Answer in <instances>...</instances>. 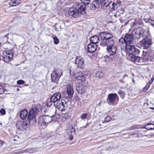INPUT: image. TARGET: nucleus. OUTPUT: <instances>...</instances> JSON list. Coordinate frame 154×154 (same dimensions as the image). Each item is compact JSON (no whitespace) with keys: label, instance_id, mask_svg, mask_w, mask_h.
I'll return each mask as SVG.
<instances>
[{"label":"nucleus","instance_id":"nucleus-23","mask_svg":"<svg viewBox=\"0 0 154 154\" xmlns=\"http://www.w3.org/2000/svg\"><path fill=\"white\" fill-rule=\"evenodd\" d=\"M97 45L96 44L90 43L88 46V50L89 53H92L94 52L97 48Z\"/></svg>","mask_w":154,"mask_h":154},{"label":"nucleus","instance_id":"nucleus-20","mask_svg":"<svg viewBox=\"0 0 154 154\" xmlns=\"http://www.w3.org/2000/svg\"><path fill=\"white\" fill-rule=\"evenodd\" d=\"M135 55H136L134 54L129 55V60L137 64H139L140 63V57H139L136 56Z\"/></svg>","mask_w":154,"mask_h":154},{"label":"nucleus","instance_id":"nucleus-55","mask_svg":"<svg viewBox=\"0 0 154 154\" xmlns=\"http://www.w3.org/2000/svg\"><path fill=\"white\" fill-rule=\"evenodd\" d=\"M101 103V102H100L99 103V105H100V103Z\"/></svg>","mask_w":154,"mask_h":154},{"label":"nucleus","instance_id":"nucleus-46","mask_svg":"<svg viewBox=\"0 0 154 154\" xmlns=\"http://www.w3.org/2000/svg\"><path fill=\"white\" fill-rule=\"evenodd\" d=\"M151 83L150 82L149 83H148L146 85L145 88L148 89Z\"/></svg>","mask_w":154,"mask_h":154},{"label":"nucleus","instance_id":"nucleus-57","mask_svg":"<svg viewBox=\"0 0 154 154\" xmlns=\"http://www.w3.org/2000/svg\"><path fill=\"white\" fill-rule=\"evenodd\" d=\"M151 109H154V108H151Z\"/></svg>","mask_w":154,"mask_h":154},{"label":"nucleus","instance_id":"nucleus-28","mask_svg":"<svg viewBox=\"0 0 154 154\" xmlns=\"http://www.w3.org/2000/svg\"><path fill=\"white\" fill-rule=\"evenodd\" d=\"M20 0H11L9 4L11 6H16L20 4Z\"/></svg>","mask_w":154,"mask_h":154},{"label":"nucleus","instance_id":"nucleus-53","mask_svg":"<svg viewBox=\"0 0 154 154\" xmlns=\"http://www.w3.org/2000/svg\"><path fill=\"white\" fill-rule=\"evenodd\" d=\"M132 81H133V82L134 83H135V81L134 80V79H133L132 80Z\"/></svg>","mask_w":154,"mask_h":154},{"label":"nucleus","instance_id":"nucleus-21","mask_svg":"<svg viewBox=\"0 0 154 154\" xmlns=\"http://www.w3.org/2000/svg\"><path fill=\"white\" fill-rule=\"evenodd\" d=\"M89 74L88 72H85L83 73L79 72L76 76V79L78 80L84 81L85 80L86 78L85 75H88Z\"/></svg>","mask_w":154,"mask_h":154},{"label":"nucleus","instance_id":"nucleus-24","mask_svg":"<svg viewBox=\"0 0 154 154\" xmlns=\"http://www.w3.org/2000/svg\"><path fill=\"white\" fill-rule=\"evenodd\" d=\"M66 91L69 97L71 98L73 96L74 92L73 88L69 84L67 85Z\"/></svg>","mask_w":154,"mask_h":154},{"label":"nucleus","instance_id":"nucleus-51","mask_svg":"<svg viewBox=\"0 0 154 154\" xmlns=\"http://www.w3.org/2000/svg\"><path fill=\"white\" fill-rule=\"evenodd\" d=\"M127 76H128V75H124L123 76V78H124V77Z\"/></svg>","mask_w":154,"mask_h":154},{"label":"nucleus","instance_id":"nucleus-4","mask_svg":"<svg viewBox=\"0 0 154 154\" xmlns=\"http://www.w3.org/2000/svg\"><path fill=\"white\" fill-rule=\"evenodd\" d=\"M101 42L100 45L102 47L105 46L109 44H113L115 42L112 34L106 32H101L100 33Z\"/></svg>","mask_w":154,"mask_h":154},{"label":"nucleus","instance_id":"nucleus-49","mask_svg":"<svg viewBox=\"0 0 154 154\" xmlns=\"http://www.w3.org/2000/svg\"><path fill=\"white\" fill-rule=\"evenodd\" d=\"M154 80V77L152 76L151 80L149 82H150L151 83H152L153 82Z\"/></svg>","mask_w":154,"mask_h":154},{"label":"nucleus","instance_id":"nucleus-27","mask_svg":"<svg viewBox=\"0 0 154 154\" xmlns=\"http://www.w3.org/2000/svg\"><path fill=\"white\" fill-rule=\"evenodd\" d=\"M90 42L91 43L96 44L98 43L100 41V39L97 35H95L90 38Z\"/></svg>","mask_w":154,"mask_h":154},{"label":"nucleus","instance_id":"nucleus-50","mask_svg":"<svg viewBox=\"0 0 154 154\" xmlns=\"http://www.w3.org/2000/svg\"><path fill=\"white\" fill-rule=\"evenodd\" d=\"M137 125H136L134 126H133V128H132V129H134V130L136 129L137 128Z\"/></svg>","mask_w":154,"mask_h":154},{"label":"nucleus","instance_id":"nucleus-33","mask_svg":"<svg viewBox=\"0 0 154 154\" xmlns=\"http://www.w3.org/2000/svg\"><path fill=\"white\" fill-rule=\"evenodd\" d=\"M109 14L111 16L112 18H117L120 16L119 14L118 13H113L110 12L109 13Z\"/></svg>","mask_w":154,"mask_h":154},{"label":"nucleus","instance_id":"nucleus-43","mask_svg":"<svg viewBox=\"0 0 154 154\" xmlns=\"http://www.w3.org/2000/svg\"><path fill=\"white\" fill-rule=\"evenodd\" d=\"M111 117L109 116H107L105 118V121L106 122H108L111 120Z\"/></svg>","mask_w":154,"mask_h":154},{"label":"nucleus","instance_id":"nucleus-42","mask_svg":"<svg viewBox=\"0 0 154 154\" xmlns=\"http://www.w3.org/2000/svg\"><path fill=\"white\" fill-rule=\"evenodd\" d=\"M88 125V122H86L85 124L84 125L82 126L80 128V130H82V129L86 128Z\"/></svg>","mask_w":154,"mask_h":154},{"label":"nucleus","instance_id":"nucleus-14","mask_svg":"<svg viewBox=\"0 0 154 154\" xmlns=\"http://www.w3.org/2000/svg\"><path fill=\"white\" fill-rule=\"evenodd\" d=\"M75 63L76 65V67L82 69L84 66V62L83 58L80 56L76 57L75 60Z\"/></svg>","mask_w":154,"mask_h":154},{"label":"nucleus","instance_id":"nucleus-36","mask_svg":"<svg viewBox=\"0 0 154 154\" xmlns=\"http://www.w3.org/2000/svg\"><path fill=\"white\" fill-rule=\"evenodd\" d=\"M118 94L120 95L121 98H123L125 94V92L122 91H118Z\"/></svg>","mask_w":154,"mask_h":154},{"label":"nucleus","instance_id":"nucleus-1","mask_svg":"<svg viewBox=\"0 0 154 154\" xmlns=\"http://www.w3.org/2000/svg\"><path fill=\"white\" fill-rule=\"evenodd\" d=\"M38 112V109L34 107L30 109L28 113L26 109L21 111L20 116L21 119H24L27 116V119L29 124L31 125L35 126L37 122L36 117Z\"/></svg>","mask_w":154,"mask_h":154},{"label":"nucleus","instance_id":"nucleus-2","mask_svg":"<svg viewBox=\"0 0 154 154\" xmlns=\"http://www.w3.org/2000/svg\"><path fill=\"white\" fill-rule=\"evenodd\" d=\"M74 3V5L69 9L68 14L75 18L79 17L81 14H85V5H82L80 2L76 1Z\"/></svg>","mask_w":154,"mask_h":154},{"label":"nucleus","instance_id":"nucleus-30","mask_svg":"<svg viewBox=\"0 0 154 154\" xmlns=\"http://www.w3.org/2000/svg\"><path fill=\"white\" fill-rule=\"evenodd\" d=\"M133 23V26H135L137 25H140L141 23L138 19H131L130 20Z\"/></svg>","mask_w":154,"mask_h":154},{"label":"nucleus","instance_id":"nucleus-16","mask_svg":"<svg viewBox=\"0 0 154 154\" xmlns=\"http://www.w3.org/2000/svg\"><path fill=\"white\" fill-rule=\"evenodd\" d=\"M29 125L26 122H19L16 124L17 128L20 131H23V129H26V128H28Z\"/></svg>","mask_w":154,"mask_h":154},{"label":"nucleus","instance_id":"nucleus-5","mask_svg":"<svg viewBox=\"0 0 154 154\" xmlns=\"http://www.w3.org/2000/svg\"><path fill=\"white\" fill-rule=\"evenodd\" d=\"M115 43V42H114L113 44L110 43L108 44V45L107 46V51L110 55L104 56V58L107 57L112 60L114 59V55L116 53L117 50V47Z\"/></svg>","mask_w":154,"mask_h":154},{"label":"nucleus","instance_id":"nucleus-9","mask_svg":"<svg viewBox=\"0 0 154 154\" xmlns=\"http://www.w3.org/2000/svg\"><path fill=\"white\" fill-rule=\"evenodd\" d=\"M127 52L130 54L139 55L140 53V50L136 48L134 45L128 44L125 48Z\"/></svg>","mask_w":154,"mask_h":154},{"label":"nucleus","instance_id":"nucleus-47","mask_svg":"<svg viewBox=\"0 0 154 154\" xmlns=\"http://www.w3.org/2000/svg\"><path fill=\"white\" fill-rule=\"evenodd\" d=\"M65 119H67L69 117V116L68 115L67 113H66L64 114L63 117Z\"/></svg>","mask_w":154,"mask_h":154},{"label":"nucleus","instance_id":"nucleus-25","mask_svg":"<svg viewBox=\"0 0 154 154\" xmlns=\"http://www.w3.org/2000/svg\"><path fill=\"white\" fill-rule=\"evenodd\" d=\"M60 76L57 74V73L53 72L51 74V81L57 83V82L60 78Z\"/></svg>","mask_w":154,"mask_h":154},{"label":"nucleus","instance_id":"nucleus-11","mask_svg":"<svg viewBox=\"0 0 154 154\" xmlns=\"http://www.w3.org/2000/svg\"><path fill=\"white\" fill-rule=\"evenodd\" d=\"M152 54L150 51H143L141 59L144 62L152 60Z\"/></svg>","mask_w":154,"mask_h":154},{"label":"nucleus","instance_id":"nucleus-26","mask_svg":"<svg viewBox=\"0 0 154 154\" xmlns=\"http://www.w3.org/2000/svg\"><path fill=\"white\" fill-rule=\"evenodd\" d=\"M119 45L122 48H125L128 45L126 42L124 38L120 39L119 40Z\"/></svg>","mask_w":154,"mask_h":154},{"label":"nucleus","instance_id":"nucleus-18","mask_svg":"<svg viewBox=\"0 0 154 154\" xmlns=\"http://www.w3.org/2000/svg\"><path fill=\"white\" fill-rule=\"evenodd\" d=\"M124 38L128 44H130L135 42V39L132 33L126 34L124 36Z\"/></svg>","mask_w":154,"mask_h":154},{"label":"nucleus","instance_id":"nucleus-48","mask_svg":"<svg viewBox=\"0 0 154 154\" xmlns=\"http://www.w3.org/2000/svg\"><path fill=\"white\" fill-rule=\"evenodd\" d=\"M3 144V142L0 140V147H1L2 146Z\"/></svg>","mask_w":154,"mask_h":154},{"label":"nucleus","instance_id":"nucleus-3","mask_svg":"<svg viewBox=\"0 0 154 154\" xmlns=\"http://www.w3.org/2000/svg\"><path fill=\"white\" fill-rule=\"evenodd\" d=\"M59 117V115L58 114H55L51 116L44 115L40 116L38 118V124L41 127L42 126V128H45V126H47L51 122L58 119Z\"/></svg>","mask_w":154,"mask_h":154},{"label":"nucleus","instance_id":"nucleus-40","mask_svg":"<svg viewBox=\"0 0 154 154\" xmlns=\"http://www.w3.org/2000/svg\"><path fill=\"white\" fill-rule=\"evenodd\" d=\"M81 3L83 4V5H87L89 4L90 0H80Z\"/></svg>","mask_w":154,"mask_h":154},{"label":"nucleus","instance_id":"nucleus-7","mask_svg":"<svg viewBox=\"0 0 154 154\" xmlns=\"http://www.w3.org/2000/svg\"><path fill=\"white\" fill-rule=\"evenodd\" d=\"M142 38L143 39L140 42L141 46L144 49L149 48L152 44L151 38L150 37L147 36L146 35V37Z\"/></svg>","mask_w":154,"mask_h":154},{"label":"nucleus","instance_id":"nucleus-54","mask_svg":"<svg viewBox=\"0 0 154 154\" xmlns=\"http://www.w3.org/2000/svg\"><path fill=\"white\" fill-rule=\"evenodd\" d=\"M145 104H146V105H147L148 106L149 105V103H145Z\"/></svg>","mask_w":154,"mask_h":154},{"label":"nucleus","instance_id":"nucleus-12","mask_svg":"<svg viewBox=\"0 0 154 154\" xmlns=\"http://www.w3.org/2000/svg\"><path fill=\"white\" fill-rule=\"evenodd\" d=\"M76 89L79 94L83 95L85 93L86 86L81 82L76 85Z\"/></svg>","mask_w":154,"mask_h":154},{"label":"nucleus","instance_id":"nucleus-44","mask_svg":"<svg viewBox=\"0 0 154 154\" xmlns=\"http://www.w3.org/2000/svg\"><path fill=\"white\" fill-rule=\"evenodd\" d=\"M0 113L2 115H5L6 113V111L5 109H1L0 110Z\"/></svg>","mask_w":154,"mask_h":154},{"label":"nucleus","instance_id":"nucleus-35","mask_svg":"<svg viewBox=\"0 0 154 154\" xmlns=\"http://www.w3.org/2000/svg\"><path fill=\"white\" fill-rule=\"evenodd\" d=\"M105 1L106 0H105L101 4H100V5H101L102 8L103 9H106V7H108L109 5L108 4H106L105 2Z\"/></svg>","mask_w":154,"mask_h":154},{"label":"nucleus","instance_id":"nucleus-41","mask_svg":"<svg viewBox=\"0 0 154 154\" xmlns=\"http://www.w3.org/2000/svg\"><path fill=\"white\" fill-rule=\"evenodd\" d=\"M25 83V82L22 80H18L17 82V84L19 85H20L23 84Z\"/></svg>","mask_w":154,"mask_h":154},{"label":"nucleus","instance_id":"nucleus-17","mask_svg":"<svg viewBox=\"0 0 154 154\" xmlns=\"http://www.w3.org/2000/svg\"><path fill=\"white\" fill-rule=\"evenodd\" d=\"M105 0H94L93 3L91 4L90 6V9L93 10L96 9L97 6H99L100 4L103 2Z\"/></svg>","mask_w":154,"mask_h":154},{"label":"nucleus","instance_id":"nucleus-6","mask_svg":"<svg viewBox=\"0 0 154 154\" xmlns=\"http://www.w3.org/2000/svg\"><path fill=\"white\" fill-rule=\"evenodd\" d=\"M147 32L140 27L135 29L131 33L134 39L136 38L138 40L146 37V33Z\"/></svg>","mask_w":154,"mask_h":154},{"label":"nucleus","instance_id":"nucleus-34","mask_svg":"<svg viewBox=\"0 0 154 154\" xmlns=\"http://www.w3.org/2000/svg\"><path fill=\"white\" fill-rule=\"evenodd\" d=\"M88 115L87 113H84L81 115L80 118L82 119L85 120L86 119L88 118Z\"/></svg>","mask_w":154,"mask_h":154},{"label":"nucleus","instance_id":"nucleus-19","mask_svg":"<svg viewBox=\"0 0 154 154\" xmlns=\"http://www.w3.org/2000/svg\"><path fill=\"white\" fill-rule=\"evenodd\" d=\"M117 97H118L117 94L116 93L109 94L107 97V101L108 103H113Z\"/></svg>","mask_w":154,"mask_h":154},{"label":"nucleus","instance_id":"nucleus-22","mask_svg":"<svg viewBox=\"0 0 154 154\" xmlns=\"http://www.w3.org/2000/svg\"><path fill=\"white\" fill-rule=\"evenodd\" d=\"M74 132L75 130L73 128V127H69L66 130V133L69 135L68 138L70 140H72L73 139V136L72 134L74 133Z\"/></svg>","mask_w":154,"mask_h":154},{"label":"nucleus","instance_id":"nucleus-13","mask_svg":"<svg viewBox=\"0 0 154 154\" xmlns=\"http://www.w3.org/2000/svg\"><path fill=\"white\" fill-rule=\"evenodd\" d=\"M56 105L57 109L62 112L65 110L67 106L66 101L63 100L58 101Z\"/></svg>","mask_w":154,"mask_h":154},{"label":"nucleus","instance_id":"nucleus-32","mask_svg":"<svg viewBox=\"0 0 154 154\" xmlns=\"http://www.w3.org/2000/svg\"><path fill=\"white\" fill-rule=\"evenodd\" d=\"M123 7V6L122 5L116 8L118 13H120V14H122L124 13V8Z\"/></svg>","mask_w":154,"mask_h":154},{"label":"nucleus","instance_id":"nucleus-37","mask_svg":"<svg viewBox=\"0 0 154 154\" xmlns=\"http://www.w3.org/2000/svg\"><path fill=\"white\" fill-rule=\"evenodd\" d=\"M53 72H55L57 73V74L60 76L62 74V72L60 69H57L56 70L55 69H54Z\"/></svg>","mask_w":154,"mask_h":154},{"label":"nucleus","instance_id":"nucleus-15","mask_svg":"<svg viewBox=\"0 0 154 154\" xmlns=\"http://www.w3.org/2000/svg\"><path fill=\"white\" fill-rule=\"evenodd\" d=\"M65 22L62 20H60L56 23L54 26L56 31H60L64 29L66 27Z\"/></svg>","mask_w":154,"mask_h":154},{"label":"nucleus","instance_id":"nucleus-39","mask_svg":"<svg viewBox=\"0 0 154 154\" xmlns=\"http://www.w3.org/2000/svg\"><path fill=\"white\" fill-rule=\"evenodd\" d=\"M153 125L152 124H147L145 125V128L146 129L148 130H153V128H152L150 127H149V126L151 125Z\"/></svg>","mask_w":154,"mask_h":154},{"label":"nucleus","instance_id":"nucleus-56","mask_svg":"<svg viewBox=\"0 0 154 154\" xmlns=\"http://www.w3.org/2000/svg\"><path fill=\"white\" fill-rule=\"evenodd\" d=\"M0 125H2V123H0Z\"/></svg>","mask_w":154,"mask_h":154},{"label":"nucleus","instance_id":"nucleus-52","mask_svg":"<svg viewBox=\"0 0 154 154\" xmlns=\"http://www.w3.org/2000/svg\"><path fill=\"white\" fill-rule=\"evenodd\" d=\"M4 38H7V39L8 38V37H7V35L4 36Z\"/></svg>","mask_w":154,"mask_h":154},{"label":"nucleus","instance_id":"nucleus-38","mask_svg":"<svg viewBox=\"0 0 154 154\" xmlns=\"http://www.w3.org/2000/svg\"><path fill=\"white\" fill-rule=\"evenodd\" d=\"M54 40V42L55 45H57L59 43V40L57 38L56 36L52 37Z\"/></svg>","mask_w":154,"mask_h":154},{"label":"nucleus","instance_id":"nucleus-31","mask_svg":"<svg viewBox=\"0 0 154 154\" xmlns=\"http://www.w3.org/2000/svg\"><path fill=\"white\" fill-rule=\"evenodd\" d=\"M104 75V72L101 71H97L95 72V76L99 79L102 77Z\"/></svg>","mask_w":154,"mask_h":154},{"label":"nucleus","instance_id":"nucleus-10","mask_svg":"<svg viewBox=\"0 0 154 154\" xmlns=\"http://www.w3.org/2000/svg\"><path fill=\"white\" fill-rule=\"evenodd\" d=\"M61 97V95L60 93L57 92L53 95H52L50 99V101L49 102H48L47 103V106L49 107L52 105L54 106L55 105V103L58 100H59Z\"/></svg>","mask_w":154,"mask_h":154},{"label":"nucleus","instance_id":"nucleus-45","mask_svg":"<svg viewBox=\"0 0 154 154\" xmlns=\"http://www.w3.org/2000/svg\"><path fill=\"white\" fill-rule=\"evenodd\" d=\"M148 22L150 23L151 24V25L152 26H154V21L150 19H148Z\"/></svg>","mask_w":154,"mask_h":154},{"label":"nucleus","instance_id":"nucleus-29","mask_svg":"<svg viewBox=\"0 0 154 154\" xmlns=\"http://www.w3.org/2000/svg\"><path fill=\"white\" fill-rule=\"evenodd\" d=\"M121 2L119 0L117 2H116L113 3H112V10H115V7L116 8L117 7H119L120 6L122 5H121Z\"/></svg>","mask_w":154,"mask_h":154},{"label":"nucleus","instance_id":"nucleus-8","mask_svg":"<svg viewBox=\"0 0 154 154\" xmlns=\"http://www.w3.org/2000/svg\"><path fill=\"white\" fill-rule=\"evenodd\" d=\"M13 50V49H12L11 50H8L3 52L2 57L5 62H8L11 60L14 54L13 53L14 51Z\"/></svg>","mask_w":154,"mask_h":154}]
</instances>
